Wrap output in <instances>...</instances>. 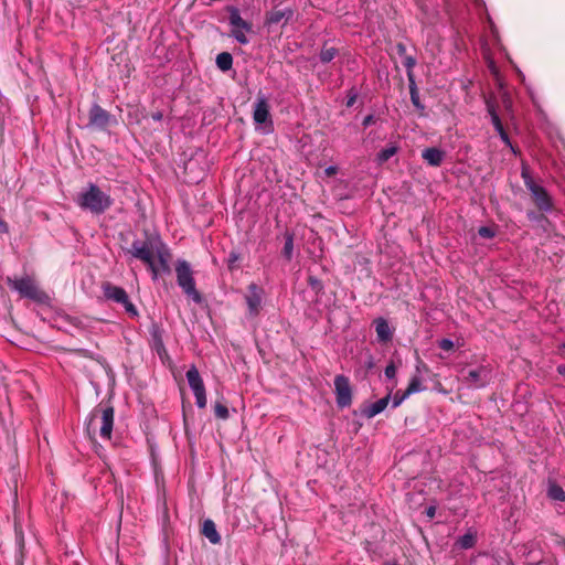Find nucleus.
<instances>
[{
  "label": "nucleus",
  "mask_w": 565,
  "mask_h": 565,
  "mask_svg": "<svg viewBox=\"0 0 565 565\" xmlns=\"http://www.w3.org/2000/svg\"><path fill=\"white\" fill-rule=\"evenodd\" d=\"M76 203L82 210L100 215L114 204V200L98 185L88 183L87 188L77 195Z\"/></svg>",
  "instance_id": "3"
},
{
  "label": "nucleus",
  "mask_w": 565,
  "mask_h": 565,
  "mask_svg": "<svg viewBox=\"0 0 565 565\" xmlns=\"http://www.w3.org/2000/svg\"><path fill=\"white\" fill-rule=\"evenodd\" d=\"M454 345H455L454 341L448 338H444L438 341V348L443 351H450L454 349Z\"/></svg>",
  "instance_id": "36"
},
{
  "label": "nucleus",
  "mask_w": 565,
  "mask_h": 565,
  "mask_svg": "<svg viewBox=\"0 0 565 565\" xmlns=\"http://www.w3.org/2000/svg\"><path fill=\"white\" fill-rule=\"evenodd\" d=\"M174 270L178 286L182 289L183 294L191 298L195 303H201L203 301V297L196 289L193 270L190 264L184 259H178Z\"/></svg>",
  "instance_id": "5"
},
{
  "label": "nucleus",
  "mask_w": 565,
  "mask_h": 565,
  "mask_svg": "<svg viewBox=\"0 0 565 565\" xmlns=\"http://www.w3.org/2000/svg\"><path fill=\"white\" fill-rule=\"evenodd\" d=\"M403 65L407 70V76H408L409 82H412V79H414L413 68L416 65V58L412 55H405V56H403Z\"/></svg>",
  "instance_id": "31"
},
{
  "label": "nucleus",
  "mask_w": 565,
  "mask_h": 565,
  "mask_svg": "<svg viewBox=\"0 0 565 565\" xmlns=\"http://www.w3.org/2000/svg\"><path fill=\"white\" fill-rule=\"evenodd\" d=\"M398 151V147L395 143H390L385 148H382L376 153V160L379 163L386 162L390 158H392L394 154H396Z\"/></svg>",
  "instance_id": "25"
},
{
  "label": "nucleus",
  "mask_w": 565,
  "mask_h": 565,
  "mask_svg": "<svg viewBox=\"0 0 565 565\" xmlns=\"http://www.w3.org/2000/svg\"><path fill=\"white\" fill-rule=\"evenodd\" d=\"M395 49H396V53H397L401 57H403V56L407 55V54H406V45H405L404 43H402V42L397 43V44H396V46H395Z\"/></svg>",
  "instance_id": "43"
},
{
  "label": "nucleus",
  "mask_w": 565,
  "mask_h": 565,
  "mask_svg": "<svg viewBox=\"0 0 565 565\" xmlns=\"http://www.w3.org/2000/svg\"><path fill=\"white\" fill-rule=\"evenodd\" d=\"M557 372L565 377V364L558 365Z\"/></svg>",
  "instance_id": "51"
},
{
  "label": "nucleus",
  "mask_w": 565,
  "mask_h": 565,
  "mask_svg": "<svg viewBox=\"0 0 565 565\" xmlns=\"http://www.w3.org/2000/svg\"><path fill=\"white\" fill-rule=\"evenodd\" d=\"M500 139L512 150L513 153H516V149L513 147L511 139L505 130L498 134Z\"/></svg>",
  "instance_id": "37"
},
{
  "label": "nucleus",
  "mask_w": 565,
  "mask_h": 565,
  "mask_svg": "<svg viewBox=\"0 0 565 565\" xmlns=\"http://www.w3.org/2000/svg\"><path fill=\"white\" fill-rule=\"evenodd\" d=\"M376 122V118L374 115L370 114L367 116H365L362 120V126L363 128H367L370 127L371 125H374Z\"/></svg>",
  "instance_id": "39"
},
{
  "label": "nucleus",
  "mask_w": 565,
  "mask_h": 565,
  "mask_svg": "<svg viewBox=\"0 0 565 565\" xmlns=\"http://www.w3.org/2000/svg\"><path fill=\"white\" fill-rule=\"evenodd\" d=\"M521 177L526 189L530 191L536 207L544 213H551L553 211V200L547 190L536 183L530 172L522 168Z\"/></svg>",
  "instance_id": "7"
},
{
  "label": "nucleus",
  "mask_w": 565,
  "mask_h": 565,
  "mask_svg": "<svg viewBox=\"0 0 565 565\" xmlns=\"http://www.w3.org/2000/svg\"><path fill=\"white\" fill-rule=\"evenodd\" d=\"M104 296L107 300H111L116 303H120L124 306L126 312L130 317H137L138 310L136 306L130 301L128 294L122 287L113 285L111 282H106L103 286Z\"/></svg>",
  "instance_id": "9"
},
{
  "label": "nucleus",
  "mask_w": 565,
  "mask_h": 565,
  "mask_svg": "<svg viewBox=\"0 0 565 565\" xmlns=\"http://www.w3.org/2000/svg\"><path fill=\"white\" fill-rule=\"evenodd\" d=\"M309 282H310L312 291H315V296H316L318 292L315 289H316V285H318V279L315 278L313 276H309Z\"/></svg>",
  "instance_id": "48"
},
{
  "label": "nucleus",
  "mask_w": 565,
  "mask_h": 565,
  "mask_svg": "<svg viewBox=\"0 0 565 565\" xmlns=\"http://www.w3.org/2000/svg\"><path fill=\"white\" fill-rule=\"evenodd\" d=\"M390 402H391V392L387 395H385L384 397L377 399L376 402L364 406L361 409V415L367 419L373 418L376 415L381 414L388 406Z\"/></svg>",
  "instance_id": "16"
},
{
  "label": "nucleus",
  "mask_w": 565,
  "mask_h": 565,
  "mask_svg": "<svg viewBox=\"0 0 565 565\" xmlns=\"http://www.w3.org/2000/svg\"><path fill=\"white\" fill-rule=\"evenodd\" d=\"M15 544L18 553L15 555V565H23L24 562V535L21 529L15 527Z\"/></svg>",
  "instance_id": "24"
},
{
  "label": "nucleus",
  "mask_w": 565,
  "mask_h": 565,
  "mask_svg": "<svg viewBox=\"0 0 565 565\" xmlns=\"http://www.w3.org/2000/svg\"><path fill=\"white\" fill-rule=\"evenodd\" d=\"M478 234L482 238H493L495 236V231L490 226H481L478 230Z\"/></svg>",
  "instance_id": "35"
},
{
  "label": "nucleus",
  "mask_w": 565,
  "mask_h": 565,
  "mask_svg": "<svg viewBox=\"0 0 565 565\" xmlns=\"http://www.w3.org/2000/svg\"><path fill=\"white\" fill-rule=\"evenodd\" d=\"M264 290L256 284H250L247 287V291L244 295L245 302L247 305V318H256L262 310Z\"/></svg>",
  "instance_id": "11"
},
{
  "label": "nucleus",
  "mask_w": 565,
  "mask_h": 565,
  "mask_svg": "<svg viewBox=\"0 0 565 565\" xmlns=\"http://www.w3.org/2000/svg\"><path fill=\"white\" fill-rule=\"evenodd\" d=\"M230 13L228 21L232 26V36L241 44H247L249 42L246 36L247 32H252L253 24L241 17L239 10L236 7H227Z\"/></svg>",
  "instance_id": "8"
},
{
  "label": "nucleus",
  "mask_w": 565,
  "mask_h": 565,
  "mask_svg": "<svg viewBox=\"0 0 565 565\" xmlns=\"http://www.w3.org/2000/svg\"><path fill=\"white\" fill-rule=\"evenodd\" d=\"M186 380H188V383H189L190 387L192 388L193 393L199 392L202 388H204V383H203L201 375L199 373V370L196 369L195 365H192L188 370Z\"/></svg>",
  "instance_id": "21"
},
{
  "label": "nucleus",
  "mask_w": 565,
  "mask_h": 565,
  "mask_svg": "<svg viewBox=\"0 0 565 565\" xmlns=\"http://www.w3.org/2000/svg\"><path fill=\"white\" fill-rule=\"evenodd\" d=\"M291 253H292V241L291 238H288L285 243V246H284V254L290 258L291 257Z\"/></svg>",
  "instance_id": "42"
},
{
  "label": "nucleus",
  "mask_w": 565,
  "mask_h": 565,
  "mask_svg": "<svg viewBox=\"0 0 565 565\" xmlns=\"http://www.w3.org/2000/svg\"><path fill=\"white\" fill-rule=\"evenodd\" d=\"M423 371L428 372V367L417 355L416 372L411 377V381L405 390L406 395L411 396L413 394L420 393L426 390V386L423 384V377H422Z\"/></svg>",
  "instance_id": "14"
},
{
  "label": "nucleus",
  "mask_w": 565,
  "mask_h": 565,
  "mask_svg": "<svg viewBox=\"0 0 565 565\" xmlns=\"http://www.w3.org/2000/svg\"><path fill=\"white\" fill-rule=\"evenodd\" d=\"M150 338L151 350L154 353H166V348L162 340L161 331L158 328H152Z\"/></svg>",
  "instance_id": "23"
},
{
  "label": "nucleus",
  "mask_w": 565,
  "mask_h": 565,
  "mask_svg": "<svg viewBox=\"0 0 565 565\" xmlns=\"http://www.w3.org/2000/svg\"><path fill=\"white\" fill-rule=\"evenodd\" d=\"M334 394L338 408L344 409L351 406L353 391L345 375L339 374L334 377Z\"/></svg>",
  "instance_id": "10"
},
{
  "label": "nucleus",
  "mask_w": 565,
  "mask_h": 565,
  "mask_svg": "<svg viewBox=\"0 0 565 565\" xmlns=\"http://www.w3.org/2000/svg\"><path fill=\"white\" fill-rule=\"evenodd\" d=\"M526 216H527V218H529L530 221H532V222H535V221H539V220H540V216H539L535 212H533V211H529V212L526 213Z\"/></svg>",
  "instance_id": "47"
},
{
  "label": "nucleus",
  "mask_w": 565,
  "mask_h": 565,
  "mask_svg": "<svg viewBox=\"0 0 565 565\" xmlns=\"http://www.w3.org/2000/svg\"><path fill=\"white\" fill-rule=\"evenodd\" d=\"M338 171V167L337 166H329L324 169V174L330 177V175H333L335 174Z\"/></svg>",
  "instance_id": "46"
},
{
  "label": "nucleus",
  "mask_w": 565,
  "mask_h": 565,
  "mask_svg": "<svg viewBox=\"0 0 565 565\" xmlns=\"http://www.w3.org/2000/svg\"><path fill=\"white\" fill-rule=\"evenodd\" d=\"M115 409L108 401H102L90 413L89 419L86 423V430L89 436H95L99 433L103 439L109 440L111 438L114 426Z\"/></svg>",
  "instance_id": "2"
},
{
  "label": "nucleus",
  "mask_w": 565,
  "mask_h": 565,
  "mask_svg": "<svg viewBox=\"0 0 565 565\" xmlns=\"http://www.w3.org/2000/svg\"><path fill=\"white\" fill-rule=\"evenodd\" d=\"M6 282L11 289L15 290L21 298L30 299L42 306L51 305V297L39 286L38 281L32 276L7 277Z\"/></svg>",
  "instance_id": "4"
},
{
  "label": "nucleus",
  "mask_w": 565,
  "mask_h": 565,
  "mask_svg": "<svg viewBox=\"0 0 565 565\" xmlns=\"http://www.w3.org/2000/svg\"><path fill=\"white\" fill-rule=\"evenodd\" d=\"M0 232L6 233L8 232V224L0 218Z\"/></svg>",
  "instance_id": "50"
},
{
  "label": "nucleus",
  "mask_w": 565,
  "mask_h": 565,
  "mask_svg": "<svg viewBox=\"0 0 565 565\" xmlns=\"http://www.w3.org/2000/svg\"><path fill=\"white\" fill-rule=\"evenodd\" d=\"M384 374L386 376V379L388 380H393L396 375V365L394 364V362H391L388 365H386L385 370H384Z\"/></svg>",
  "instance_id": "38"
},
{
  "label": "nucleus",
  "mask_w": 565,
  "mask_h": 565,
  "mask_svg": "<svg viewBox=\"0 0 565 565\" xmlns=\"http://www.w3.org/2000/svg\"><path fill=\"white\" fill-rule=\"evenodd\" d=\"M476 544V534L472 532H467L463 535L459 536L456 541V545L462 550H469L473 547Z\"/></svg>",
  "instance_id": "27"
},
{
  "label": "nucleus",
  "mask_w": 565,
  "mask_h": 565,
  "mask_svg": "<svg viewBox=\"0 0 565 565\" xmlns=\"http://www.w3.org/2000/svg\"><path fill=\"white\" fill-rule=\"evenodd\" d=\"M294 17V11L290 8H278L275 7L273 10H270L266 15V24L277 25L281 24L285 25L288 23V21Z\"/></svg>",
  "instance_id": "15"
},
{
  "label": "nucleus",
  "mask_w": 565,
  "mask_h": 565,
  "mask_svg": "<svg viewBox=\"0 0 565 565\" xmlns=\"http://www.w3.org/2000/svg\"><path fill=\"white\" fill-rule=\"evenodd\" d=\"M427 1L428 0H417L416 2V6L417 8L424 13V14H428L429 12V7L427 4Z\"/></svg>",
  "instance_id": "41"
},
{
  "label": "nucleus",
  "mask_w": 565,
  "mask_h": 565,
  "mask_svg": "<svg viewBox=\"0 0 565 565\" xmlns=\"http://www.w3.org/2000/svg\"><path fill=\"white\" fill-rule=\"evenodd\" d=\"M170 259L171 252L166 244L163 248L157 254L156 259H153V269L151 267H147L153 280H157L158 277L162 274L171 273Z\"/></svg>",
  "instance_id": "12"
},
{
  "label": "nucleus",
  "mask_w": 565,
  "mask_h": 565,
  "mask_svg": "<svg viewBox=\"0 0 565 565\" xmlns=\"http://www.w3.org/2000/svg\"><path fill=\"white\" fill-rule=\"evenodd\" d=\"M216 66L222 71V72H227L232 68L233 66V56L231 53L228 52H222L220 54H217L216 56Z\"/></svg>",
  "instance_id": "26"
},
{
  "label": "nucleus",
  "mask_w": 565,
  "mask_h": 565,
  "mask_svg": "<svg viewBox=\"0 0 565 565\" xmlns=\"http://www.w3.org/2000/svg\"><path fill=\"white\" fill-rule=\"evenodd\" d=\"M238 259H239V255H238L236 252L232 250V252L230 253V255H228V260H227V263H228V268H230V269H233V268H234V264H235Z\"/></svg>",
  "instance_id": "40"
},
{
  "label": "nucleus",
  "mask_w": 565,
  "mask_h": 565,
  "mask_svg": "<svg viewBox=\"0 0 565 565\" xmlns=\"http://www.w3.org/2000/svg\"><path fill=\"white\" fill-rule=\"evenodd\" d=\"M358 97H359V90L355 86H352L350 89L347 90L345 106L348 108H351L355 104Z\"/></svg>",
  "instance_id": "33"
},
{
  "label": "nucleus",
  "mask_w": 565,
  "mask_h": 565,
  "mask_svg": "<svg viewBox=\"0 0 565 565\" xmlns=\"http://www.w3.org/2000/svg\"><path fill=\"white\" fill-rule=\"evenodd\" d=\"M121 249L129 259L140 260L147 267H151L152 269L153 259H156L157 254L166 245L158 233L151 232L147 228L142 231L141 236L132 234L131 241L128 235H121Z\"/></svg>",
  "instance_id": "1"
},
{
  "label": "nucleus",
  "mask_w": 565,
  "mask_h": 565,
  "mask_svg": "<svg viewBox=\"0 0 565 565\" xmlns=\"http://www.w3.org/2000/svg\"><path fill=\"white\" fill-rule=\"evenodd\" d=\"M409 95H411V102H412L413 106L418 110H424L425 106L420 102L419 93H418L415 79H412V82H409Z\"/></svg>",
  "instance_id": "29"
},
{
  "label": "nucleus",
  "mask_w": 565,
  "mask_h": 565,
  "mask_svg": "<svg viewBox=\"0 0 565 565\" xmlns=\"http://www.w3.org/2000/svg\"><path fill=\"white\" fill-rule=\"evenodd\" d=\"M425 514L428 519H433L436 515V505H429L425 510Z\"/></svg>",
  "instance_id": "44"
},
{
  "label": "nucleus",
  "mask_w": 565,
  "mask_h": 565,
  "mask_svg": "<svg viewBox=\"0 0 565 565\" xmlns=\"http://www.w3.org/2000/svg\"><path fill=\"white\" fill-rule=\"evenodd\" d=\"M253 118L256 124H265L269 120V105L265 97H259L257 99L254 107Z\"/></svg>",
  "instance_id": "18"
},
{
  "label": "nucleus",
  "mask_w": 565,
  "mask_h": 565,
  "mask_svg": "<svg viewBox=\"0 0 565 565\" xmlns=\"http://www.w3.org/2000/svg\"><path fill=\"white\" fill-rule=\"evenodd\" d=\"M486 106H487V111H488V114L490 116L491 122H492V125L494 127V130L498 134L503 131V130H505L504 127H503V124H502V121L500 119V116H499V114L497 111L495 105L492 102L487 100L486 102Z\"/></svg>",
  "instance_id": "22"
},
{
  "label": "nucleus",
  "mask_w": 565,
  "mask_h": 565,
  "mask_svg": "<svg viewBox=\"0 0 565 565\" xmlns=\"http://www.w3.org/2000/svg\"><path fill=\"white\" fill-rule=\"evenodd\" d=\"M415 2H417V0H415Z\"/></svg>",
  "instance_id": "53"
},
{
  "label": "nucleus",
  "mask_w": 565,
  "mask_h": 565,
  "mask_svg": "<svg viewBox=\"0 0 565 565\" xmlns=\"http://www.w3.org/2000/svg\"><path fill=\"white\" fill-rule=\"evenodd\" d=\"M110 119L111 115L107 110L102 108L98 104H94L88 111L87 126L98 130H106Z\"/></svg>",
  "instance_id": "13"
},
{
  "label": "nucleus",
  "mask_w": 565,
  "mask_h": 565,
  "mask_svg": "<svg viewBox=\"0 0 565 565\" xmlns=\"http://www.w3.org/2000/svg\"><path fill=\"white\" fill-rule=\"evenodd\" d=\"M374 327L376 331L377 341L381 343H387L393 338V329L385 318L379 317L374 320Z\"/></svg>",
  "instance_id": "17"
},
{
  "label": "nucleus",
  "mask_w": 565,
  "mask_h": 565,
  "mask_svg": "<svg viewBox=\"0 0 565 565\" xmlns=\"http://www.w3.org/2000/svg\"><path fill=\"white\" fill-rule=\"evenodd\" d=\"M408 397L406 391H397L393 396L391 395L392 408L398 407Z\"/></svg>",
  "instance_id": "34"
},
{
  "label": "nucleus",
  "mask_w": 565,
  "mask_h": 565,
  "mask_svg": "<svg viewBox=\"0 0 565 565\" xmlns=\"http://www.w3.org/2000/svg\"><path fill=\"white\" fill-rule=\"evenodd\" d=\"M214 414L220 419H227L230 415L227 406L221 402L214 404Z\"/></svg>",
  "instance_id": "32"
},
{
  "label": "nucleus",
  "mask_w": 565,
  "mask_h": 565,
  "mask_svg": "<svg viewBox=\"0 0 565 565\" xmlns=\"http://www.w3.org/2000/svg\"><path fill=\"white\" fill-rule=\"evenodd\" d=\"M204 395H206L205 387L202 388L201 391L194 393L195 398L199 396H204Z\"/></svg>",
  "instance_id": "52"
},
{
  "label": "nucleus",
  "mask_w": 565,
  "mask_h": 565,
  "mask_svg": "<svg viewBox=\"0 0 565 565\" xmlns=\"http://www.w3.org/2000/svg\"><path fill=\"white\" fill-rule=\"evenodd\" d=\"M195 402L199 408H204L206 406V395L196 397Z\"/></svg>",
  "instance_id": "45"
},
{
  "label": "nucleus",
  "mask_w": 565,
  "mask_h": 565,
  "mask_svg": "<svg viewBox=\"0 0 565 565\" xmlns=\"http://www.w3.org/2000/svg\"><path fill=\"white\" fill-rule=\"evenodd\" d=\"M163 115L161 111H156L151 114V118L156 121H160L162 119Z\"/></svg>",
  "instance_id": "49"
},
{
  "label": "nucleus",
  "mask_w": 565,
  "mask_h": 565,
  "mask_svg": "<svg viewBox=\"0 0 565 565\" xmlns=\"http://www.w3.org/2000/svg\"><path fill=\"white\" fill-rule=\"evenodd\" d=\"M547 495L552 500L559 501V502H565V491H564V489L561 486H558L556 483H552L548 487Z\"/></svg>",
  "instance_id": "30"
},
{
  "label": "nucleus",
  "mask_w": 565,
  "mask_h": 565,
  "mask_svg": "<svg viewBox=\"0 0 565 565\" xmlns=\"http://www.w3.org/2000/svg\"><path fill=\"white\" fill-rule=\"evenodd\" d=\"M201 534L205 536L212 544H218L221 542V535L216 530L214 521L211 519L203 521Z\"/></svg>",
  "instance_id": "20"
},
{
  "label": "nucleus",
  "mask_w": 565,
  "mask_h": 565,
  "mask_svg": "<svg viewBox=\"0 0 565 565\" xmlns=\"http://www.w3.org/2000/svg\"><path fill=\"white\" fill-rule=\"evenodd\" d=\"M338 49L333 46H328V44L324 43L323 46L320 49V62L329 63L338 55Z\"/></svg>",
  "instance_id": "28"
},
{
  "label": "nucleus",
  "mask_w": 565,
  "mask_h": 565,
  "mask_svg": "<svg viewBox=\"0 0 565 565\" xmlns=\"http://www.w3.org/2000/svg\"><path fill=\"white\" fill-rule=\"evenodd\" d=\"M422 158L431 167H439L445 159V151L429 147L423 150Z\"/></svg>",
  "instance_id": "19"
},
{
  "label": "nucleus",
  "mask_w": 565,
  "mask_h": 565,
  "mask_svg": "<svg viewBox=\"0 0 565 565\" xmlns=\"http://www.w3.org/2000/svg\"><path fill=\"white\" fill-rule=\"evenodd\" d=\"M462 381L472 388H483L490 384L493 377V370L490 364H468L460 371Z\"/></svg>",
  "instance_id": "6"
}]
</instances>
